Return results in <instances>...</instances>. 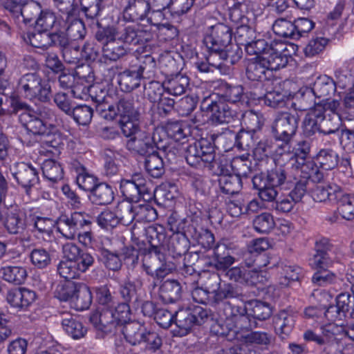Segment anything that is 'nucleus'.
Wrapping results in <instances>:
<instances>
[{
  "label": "nucleus",
  "instance_id": "f257e3e1",
  "mask_svg": "<svg viewBox=\"0 0 354 354\" xmlns=\"http://www.w3.org/2000/svg\"><path fill=\"white\" fill-rule=\"evenodd\" d=\"M299 115L297 111L279 113L272 126L275 139L261 141L254 150V155H284L292 148L290 141L298 127Z\"/></svg>",
  "mask_w": 354,
  "mask_h": 354
},
{
  "label": "nucleus",
  "instance_id": "f03ea898",
  "mask_svg": "<svg viewBox=\"0 0 354 354\" xmlns=\"http://www.w3.org/2000/svg\"><path fill=\"white\" fill-rule=\"evenodd\" d=\"M230 17L237 26L234 33L235 41L245 48L256 39L254 14L248 10L246 2H239L230 9Z\"/></svg>",
  "mask_w": 354,
  "mask_h": 354
},
{
  "label": "nucleus",
  "instance_id": "7ed1b4c3",
  "mask_svg": "<svg viewBox=\"0 0 354 354\" xmlns=\"http://www.w3.org/2000/svg\"><path fill=\"white\" fill-rule=\"evenodd\" d=\"M19 92L30 100L48 102L51 93L50 86L35 73H26L18 82Z\"/></svg>",
  "mask_w": 354,
  "mask_h": 354
},
{
  "label": "nucleus",
  "instance_id": "20e7f679",
  "mask_svg": "<svg viewBox=\"0 0 354 354\" xmlns=\"http://www.w3.org/2000/svg\"><path fill=\"white\" fill-rule=\"evenodd\" d=\"M287 165L296 170H300L304 175V179L297 181L288 194L292 201L297 203L301 201L306 193L307 178L311 173L316 172V164L311 156H291Z\"/></svg>",
  "mask_w": 354,
  "mask_h": 354
},
{
  "label": "nucleus",
  "instance_id": "39448f33",
  "mask_svg": "<svg viewBox=\"0 0 354 354\" xmlns=\"http://www.w3.org/2000/svg\"><path fill=\"white\" fill-rule=\"evenodd\" d=\"M142 267L148 275L157 280L163 279L174 269V265L166 261L165 254L159 247L152 245L148 249Z\"/></svg>",
  "mask_w": 354,
  "mask_h": 354
},
{
  "label": "nucleus",
  "instance_id": "423d86ee",
  "mask_svg": "<svg viewBox=\"0 0 354 354\" xmlns=\"http://www.w3.org/2000/svg\"><path fill=\"white\" fill-rule=\"evenodd\" d=\"M57 230L68 239H74L79 231L88 230L92 225L89 216L84 213L74 212L62 214L57 220Z\"/></svg>",
  "mask_w": 354,
  "mask_h": 354
},
{
  "label": "nucleus",
  "instance_id": "0eeeda50",
  "mask_svg": "<svg viewBox=\"0 0 354 354\" xmlns=\"http://www.w3.org/2000/svg\"><path fill=\"white\" fill-rule=\"evenodd\" d=\"M232 32L230 26L218 23L209 27L205 31L203 43L208 53L216 54L227 48L231 43Z\"/></svg>",
  "mask_w": 354,
  "mask_h": 354
},
{
  "label": "nucleus",
  "instance_id": "6e6552de",
  "mask_svg": "<svg viewBox=\"0 0 354 354\" xmlns=\"http://www.w3.org/2000/svg\"><path fill=\"white\" fill-rule=\"evenodd\" d=\"M203 105H207L206 110L211 113L209 120L212 124L229 123L237 117L236 111L224 102L215 101L211 97L206 98L203 102Z\"/></svg>",
  "mask_w": 354,
  "mask_h": 354
},
{
  "label": "nucleus",
  "instance_id": "1a4fd4ad",
  "mask_svg": "<svg viewBox=\"0 0 354 354\" xmlns=\"http://www.w3.org/2000/svg\"><path fill=\"white\" fill-rule=\"evenodd\" d=\"M139 118H130V120H124L120 119L119 125L122 133L126 137L131 138L127 141V147L132 152H137L139 155H144V147H151L148 144L145 143L142 140H137L135 135L139 131Z\"/></svg>",
  "mask_w": 354,
  "mask_h": 354
},
{
  "label": "nucleus",
  "instance_id": "9d476101",
  "mask_svg": "<svg viewBox=\"0 0 354 354\" xmlns=\"http://www.w3.org/2000/svg\"><path fill=\"white\" fill-rule=\"evenodd\" d=\"M12 176L17 183L24 189L27 195H30L32 187L39 184L38 172L30 164L18 162L15 165V169L12 171Z\"/></svg>",
  "mask_w": 354,
  "mask_h": 354
},
{
  "label": "nucleus",
  "instance_id": "9b49d317",
  "mask_svg": "<svg viewBox=\"0 0 354 354\" xmlns=\"http://www.w3.org/2000/svg\"><path fill=\"white\" fill-rule=\"evenodd\" d=\"M152 38L150 31L140 28L138 25H124L118 26V40L123 43L138 45L149 41Z\"/></svg>",
  "mask_w": 354,
  "mask_h": 354
},
{
  "label": "nucleus",
  "instance_id": "f8f14e48",
  "mask_svg": "<svg viewBox=\"0 0 354 354\" xmlns=\"http://www.w3.org/2000/svg\"><path fill=\"white\" fill-rule=\"evenodd\" d=\"M285 50L286 48L282 43L271 44L267 52L259 55L270 73L286 66L288 62V57L282 53Z\"/></svg>",
  "mask_w": 354,
  "mask_h": 354
},
{
  "label": "nucleus",
  "instance_id": "ddd939ff",
  "mask_svg": "<svg viewBox=\"0 0 354 354\" xmlns=\"http://www.w3.org/2000/svg\"><path fill=\"white\" fill-rule=\"evenodd\" d=\"M333 324H329L321 328L318 334L312 330H307L304 333V339L307 342H313L323 347L324 354H329L332 346L335 344Z\"/></svg>",
  "mask_w": 354,
  "mask_h": 354
},
{
  "label": "nucleus",
  "instance_id": "4468645a",
  "mask_svg": "<svg viewBox=\"0 0 354 354\" xmlns=\"http://www.w3.org/2000/svg\"><path fill=\"white\" fill-rule=\"evenodd\" d=\"M115 316L114 307H98L90 315L89 321L97 330L109 333L117 326Z\"/></svg>",
  "mask_w": 354,
  "mask_h": 354
},
{
  "label": "nucleus",
  "instance_id": "2eb2a0df",
  "mask_svg": "<svg viewBox=\"0 0 354 354\" xmlns=\"http://www.w3.org/2000/svg\"><path fill=\"white\" fill-rule=\"evenodd\" d=\"M146 62H153L151 57H145L142 64L137 68L125 70L119 75V84L124 92H131L140 85L146 68Z\"/></svg>",
  "mask_w": 354,
  "mask_h": 354
},
{
  "label": "nucleus",
  "instance_id": "dca6fc26",
  "mask_svg": "<svg viewBox=\"0 0 354 354\" xmlns=\"http://www.w3.org/2000/svg\"><path fill=\"white\" fill-rule=\"evenodd\" d=\"M241 45H238L236 42L235 44L230 43L227 44V48L221 50V52L216 53V54H210L208 58L209 63L214 67L220 68H221L223 62H226L230 64H234L241 57L242 52L241 50Z\"/></svg>",
  "mask_w": 354,
  "mask_h": 354
},
{
  "label": "nucleus",
  "instance_id": "f3484780",
  "mask_svg": "<svg viewBox=\"0 0 354 354\" xmlns=\"http://www.w3.org/2000/svg\"><path fill=\"white\" fill-rule=\"evenodd\" d=\"M62 54L64 62L68 64L77 65L82 59L80 47L75 41H69L66 34L61 32V36L57 42Z\"/></svg>",
  "mask_w": 354,
  "mask_h": 354
},
{
  "label": "nucleus",
  "instance_id": "a211bd4d",
  "mask_svg": "<svg viewBox=\"0 0 354 354\" xmlns=\"http://www.w3.org/2000/svg\"><path fill=\"white\" fill-rule=\"evenodd\" d=\"M187 236H189L205 249H210L214 247L215 239L212 232L197 225L194 223L187 225Z\"/></svg>",
  "mask_w": 354,
  "mask_h": 354
},
{
  "label": "nucleus",
  "instance_id": "6ab92c4d",
  "mask_svg": "<svg viewBox=\"0 0 354 354\" xmlns=\"http://www.w3.org/2000/svg\"><path fill=\"white\" fill-rule=\"evenodd\" d=\"M149 9V3L146 0H128L123 12L124 18L132 21L142 20Z\"/></svg>",
  "mask_w": 354,
  "mask_h": 354
},
{
  "label": "nucleus",
  "instance_id": "aec40b11",
  "mask_svg": "<svg viewBox=\"0 0 354 354\" xmlns=\"http://www.w3.org/2000/svg\"><path fill=\"white\" fill-rule=\"evenodd\" d=\"M36 299V293L26 288H14L8 291V302L15 308H26Z\"/></svg>",
  "mask_w": 354,
  "mask_h": 354
},
{
  "label": "nucleus",
  "instance_id": "412c9836",
  "mask_svg": "<svg viewBox=\"0 0 354 354\" xmlns=\"http://www.w3.org/2000/svg\"><path fill=\"white\" fill-rule=\"evenodd\" d=\"M61 324L66 333L74 339L85 336L87 329L82 324L76 320L72 314L66 312L60 313Z\"/></svg>",
  "mask_w": 354,
  "mask_h": 354
},
{
  "label": "nucleus",
  "instance_id": "4be33fe9",
  "mask_svg": "<svg viewBox=\"0 0 354 354\" xmlns=\"http://www.w3.org/2000/svg\"><path fill=\"white\" fill-rule=\"evenodd\" d=\"M5 226L10 234L22 233L26 228V216L19 209L15 207L8 211Z\"/></svg>",
  "mask_w": 354,
  "mask_h": 354
},
{
  "label": "nucleus",
  "instance_id": "5701e85b",
  "mask_svg": "<svg viewBox=\"0 0 354 354\" xmlns=\"http://www.w3.org/2000/svg\"><path fill=\"white\" fill-rule=\"evenodd\" d=\"M21 123L26 129L34 135H47L49 131L46 122L40 118L34 110L29 114H22Z\"/></svg>",
  "mask_w": 354,
  "mask_h": 354
},
{
  "label": "nucleus",
  "instance_id": "b1692460",
  "mask_svg": "<svg viewBox=\"0 0 354 354\" xmlns=\"http://www.w3.org/2000/svg\"><path fill=\"white\" fill-rule=\"evenodd\" d=\"M182 286L177 280H167L159 288V296L166 304L179 301L182 296Z\"/></svg>",
  "mask_w": 354,
  "mask_h": 354
},
{
  "label": "nucleus",
  "instance_id": "393cba45",
  "mask_svg": "<svg viewBox=\"0 0 354 354\" xmlns=\"http://www.w3.org/2000/svg\"><path fill=\"white\" fill-rule=\"evenodd\" d=\"M61 32L48 33L37 29V32L28 34V39L31 46L35 48L46 49L52 46H57Z\"/></svg>",
  "mask_w": 354,
  "mask_h": 354
},
{
  "label": "nucleus",
  "instance_id": "a878e982",
  "mask_svg": "<svg viewBox=\"0 0 354 354\" xmlns=\"http://www.w3.org/2000/svg\"><path fill=\"white\" fill-rule=\"evenodd\" d=\"M271 75L260 56L250 59L246 66V76L251 81H263Z\"/></svg>",
  "mask_w": 354,
  "mask_h": 354
},
{
  "label": "nucleus",
  "instance_id": "bb28decb",
  "mask_svg": "<svg viewBox=\"0 0 354 354\" xmlns=\"http://www.w3.org/2000/svg\"><path fill=\"white\" fill-rule=\"evenodd\" d=\"M114 106L115 117L119 116L120 119L127 120L139 118L138 108L136 107L133 98L130 96L121 97Z\"/></svg>",
  "mask_w": 354,
  "mask_h": 354
},
{
  "label": "nucleus",
  "instance_id": "cd10ccee",
  "mask_svg": "<svg viewBox=\"0 0 354 354\" xmlns=\"http://www.w3.org/2000/svg\"><path fill=\"white\" fill-rule=\"evenodd\" d=\"M212 293L213 302L215 304L230 299L243 301L245 297L240 287L231 283H224L223 286H220L217 290L212 291Z\"/></svg>",
  "mask_w": 354,
  "mask_h": 354
},
{
  "label": "nucleus",
  "instance_id": "c85d7f7f",
  "mask_svg": "<svg viewBox=\"0 0 354 354\" xmlns=\"http://www.w3.org/2000/svg\"><path fill=\"white\" fill-rule=\"evenodd\" d=\"M165 91L170 95L178 96L185 93L189 85V79L180 73L168 77L164 82Z\"/></svg>",
  "mask_w": 354,
  "mask_h": 354
},
{
  "label": "nucleus",
  "instance_id": "c756f323",
  "mask_svg": "<svg viewBox=\"0 0 354 354\" xmlns=\"http://www.w3.org/2000/svg\"><path fill=\"white\" fill-rule=\"evenodd\" d=\"M145 332V326L137 321L124 324L122 329L125 339L133 346L142 343Z\"/></svg>",
  "mask_w": 354,
  "mask_h": 354
},
{
  "label": "nucleus",
  "instance_id": "7c9ffc66",
  "mask_svg": "<svg viewBox=\"0 0 354 354\" xmlns=\"http://www.w3.org/2000/svg\"><path fill=\"white\" fill-rule=\"evenodd\" d=\"M90 201L97 205L110 204L114 199L112 187L105 183H98L89 195Z\"/></svg>",
  "mask_w": 354,
  "mask_h": 354
},
{
  "label": "nucleus",
  "instance_id": "2f4dec72",
  "mask_svg": "<svg viewBox=\"0 0 354 354\" xmlns=\"http://www.w3.org/2000/svg\"><path fill=\"white\" fill-rule=\"evenodd\" d=\"M317 98H324L335 93L336 85L332 78L327 75L319 76L311 87Z\"/></svg>",
  "mask_w": 354,
  "mask_h": 354
},
{
  "label": "nucleus",
  "instance_id": "473e14b6",
  "mask_svg": "<svg viewBox=\"0 0 354 354\" xmlns=\"http://www.w3.org/2000/svg\"><path fill=\"white\" fill-rule=\"evenodd\" d=\"M341 195V188L335 184L318 185L312 192L313 199L317 202H325L327 200L333 201Z\"/></svg>",
  "mask_w": 354,
  "mask_h": 354
},
{
  "label": "nucleus",
  "instance_id": "72a5a7b5",
  "mask_svg": "<svg viewBox=\"0 0 354 354\" xmlns=\"http://www.w3.org/2000/svg\"><path fill=\"white\" fill-rule=\"evenodd\" d=\"M0 274L5 281L15 285L23 283L27 277L26 268L18 266L3 267L0 270Z\"/></svg>",
  "mask_w": 354,
  "mask_h": 354
},
{
  "label": "nucleus",
  "instance_id": "f704fd0d",
  "mask_svg": "<svg viewBox=\"0 0 354 354\" xmlns=\"http://www.w3.org/2000/svg\"><path fill=\"white\" fill-rule=\"evenodd\" d=\"M92 303L91 291L86 284L79 283V287L71 303L77 310L88 309Z\"/></svg>",
  "mask_w": 354,
  "mask_h": 354
},
{
  "label": "nucleus",
  "instance_id": "c9c22d12",
  "mask_svg": "<svg viewBox=\"0 0 354 354\" xmlns=\"http://www.w3.org/2000/svg\"><path fill=\"white\" fill-rule=\"evenodd\" d=\"M218 183L222 192L226 194H236L242 189V180L240 174H228L221 176Z\"/></svg>",
  "mask_w": 354,
  "mask_h": 354
},
{
  "label": "nucleus",
  "instance_id": "e433bc0d",
  "mask_svg": "<svg viewBox=\"0 0 354 354\" xmlns=\"http://www.w3.org/2000/svg\"><path fill=\"white\" fill-rule=\"evenodd\" d=\"M248 316L261 321L268 319L272 315V308L269 304L259 300H252L248 302Z\"/></svg>",
  "mask_w": 354,
  "mask_h": 354
},
{
  "label": "nucleus",
  "instance_id": "4c0bfd02",
  "mask_svg": "<svg viewBox=\"0 0 354 354\" xmlns=\"http://www.w3.org/2000/svg\"><path fill=\"white\" fill-rule=\"evenodd\" d=\"M120 41L115 39L102 47V58L104 59V62L106 60L116 61L127 53L126 47L124 44H120Z\"/></svg>",
  "mask_w": 354,
  "mask_h": 354
},
{
  "label": "nucleus",
  "instance_id": "58836bf2",
  "mask_svg": "<svg viewBox=\"0 0 354 354\" xmlns=\"http://www.w3.org/2000/svg\"><path fill=\"white\" fill-rule=\"evenodd\" d=\"M134 209L135 205L130 201H122L118 203L115 210L118 223H121L124 225H129L133 220H136Z\"/></svg>",
  "mask_w": 354,
  "mask_h": 354
},
{
  "label": "nucleus",
  "instance_id": "ea45409f",
  "mask_svg": "<svg viewBox=\"0 0 354 354\" xmlns=\"http://www.w3.org/2000/svg\"><path fill=\"white\" fill-rule=\"evenodd\" d=\"M319 112L313 109H310L305 116L303 122V133L306 137H312L317 133H321L319 125Z\"/></svg>",
  "mask_w": 354,
  "mask_h": 354
},
{
  "label": "nucleus",
  "instance_id": "a19ab883",
  "mask_svg": "<svg viewBox=\"0 0 354 354\" xmlns=\"http://www.w3.org/2000/svg\"><path fill=\"white\" fill-rule=\"evenodd\" d=\"M42 10L39 3L33 0L29 1L25 0L17 19L19 20L21 18L25 23H29L34 19L36 20Z\"/></svg>",
  "mask_w": 354,
  "mask_h": 354
},
{
  "label": "nucleus",
  "instance_id": "79ce46f5",
  "mask_svg": "<svg viewBox=\"0 0 354 354\" xmlns=\"http://www.w3.org/2000/svg\"><path fill=\"white\" fill-rule=\"evenodd\" d=\"M338 205V211L342 218L351 221L354 217V195L344 194L341 190V195L335 199Z\"/></svg>",
  "mask_w": 354,
  "mask_h": 354
},
{
  "label": "nucleus",
  "instance_id": "37998d69",
  "mask_svg": "<svg viewBox=\"0 0 354 354\" xmlns=\"http://www.w3.org/2000/svg\"><path fill=\"white\" fill-rule=\"evenodd\" d=\"M189 238L187 233L176 234L171 237L169 249L173 253L174 257L188 254L187 252L189 248Z\"/></svg>",
  "mask_w": 354,
  "mask_h": 354
},
{
  "label": "nucleus",
  "instance_id": "c03bdc74",
  "mask_svg": "<svg viewBox=\"0 0 354 354\" xmlns=\"http://www.w3.org/2000/svg\"><path fill=\"white\" fill-rule=\"evenodd\" d=\"M44 176L49 180L56 183L63 178V169L59 163L49 158L44 160L41 165Z\"/></svg>",
  "mask_w": 354,
  "mask_h": 354
},
{
  "label": "nucleus",
  "instance_id": "a18cd8bd",
  "mask_svg": "<svg viewBox=\"0 0 354 354\" xmlns=\"http://www.w3.org/2000/svg\"><path fill=\"white\" fill-rule=\"evenodd\" d=\"M78 287L79 283L71 280L61 282L56 288L55 297L61 301H69L71 303Z\"/></svg>",
  "mask_w": 354,
  "mask_h": 354
},
{
  "label": "nucleus",
  "instance_id": "49530a36",
  "mask_svg": "<svg viewBox=\"0 0 354 354\" xmlns=\"http://www.w3.org/2000/svg\"><path fill=\"white\" fill-rule=\"evenodd\" d=\"M263 124V117L253 111H246L242 115V129L255 133L261 129Z\"/></svg>",
  "mask_w": 354,
  "mask_h": 354
},
{
  "label": "nucleus",
  "instance_id": "de8ad7c7",
  "mask_svg": "<svg viewBox=\"0 0 354 354\" xmlns=\"http://www.w3.org/2000/svg\"><path fill=\"white\" fill-rule=\"evenodd\" d=\"M165 131L169 137L177 142L185 138L190 133L187 124L179 121L168 122L165 127Z\"/></svg>",
  "mask_w": 354,
  "mask_h": 354
},
{
  "label": "nucleus",
  "instance_id": "09e8293b",
  "mask_svg": "<svg viewBox=\"0 0 354 354\" xmlns=\"http://www.w3.org/2000/svg\"><path fill=\"white\" fill-rule=\"evenodd\" d=\"M318 118L319 119L321 133H334L339 130L341 124L339 114L333 115L330 113H328L327 115H319Z\"/></svg>",
  "mask_w": 354,
  "mask_h": 354
},
{
  "label": "nucleus",
  "instance_id": "8fccbe9b",
  "mask_svg": "<svg viewBox=\"0 0 354 354\" xmlns=\"http://www.w3.org/2000/svg\"><path fill=\"white\" fill-rule=\"evenodd\" d=\"M93 115V109L91 106L81 104L73 108L68 115L72 116L79 125L86 126L91 122Z\"/></svg>",
  "mask_w": 354,
  "mask_h": 354
},
{
  "label": "nucleus",
  "instance_id": "3c124183",
  "mask_svg": "<svg viewBox=\"0 0 354 354\" xmlns=\"http://www.w3.org/2000/svg\"><path fill=\"white\" fill-rule=\"evenodd\" d=\"M175 322L176 326L183 331L187 333L196 325L191 308L182 309L176 312Z\"/></svg>",
  "mask_w": 354,
  "mask_h": 354
},
{
  "label": "nucleus",
  "instance_id": "603ef678",
  "mask_svg": "<svg viewBox=\"0 0 354 354\" xmlns=\"http://www.w3.org/2000/svg\"><path fill=\"white\" fill-rule=\"evenodd\" d=\"M138 174H136L133 176L132 180H122L120 182L121 193L131 201H138Z\"/></svg>",
  "mask_w": 354,
  "mask_h": 354
},
{
  "label": "nucleus",
  "instance_id": "864d4df0",
  "mask_svg": "<svg viewBox=\"0 0 354 354\" xmlns=\"http://www.w3.org/2000/svg\"><path fill=\"white\" fill-rule=\"evenodd\" d=\"M134 214L138 222H152L158 217L156 209L146 203L135 205Z\"/></svg>",
  "mask_w": 354,
  "mask_h": 354
},
{
  "label": "nucleus",
  "instance_id": "5fc2aeb1",
  "mask_svg": "<svg viewBox=\"0 0 354 354\" xmlns=\"http://www.w3.org/2000/svg\"><path fill=\"white\" fill-rule=\"evenodd\" d=\"M272 30L279 37L295 39L294 22L283 18L278 19L273 24Z\"/></svg>",
  "mask_w": 354,
  "mask_h": 354
},
{
  "label": "nucleus",
  "instance_id": "6e6d98bb",
  "mask_svg": "<svg viewBox=\"0 0 354 354\" xmlns=\"http://www.w3.org/2000/svg\"><path fill=\"white\" fill-rule=\"evenodd\" d=\"M275 225L272 215L268 212L262 213L255 217L253 226L255 230L260 233H269Z\"/></svg>",
  "mask_w": 354,
  "mask_h": 354
},
{
  "label": "nucleus",
  "instance_id": "4d7b16f0",
  "mask_svg": "<svg viewBox=\"0 0 354 354\" xmlns=\"http://www.w3.org/2000/svg\"><path fill=\"white\" fill-rule=\"evenodd\" d=\"M145 166L147 173L153 178H160L165 173L164 162L161 156H147Z\"/></svg>",
  "mask_w": 354,
  "mask_h": 354
},
{
  "label": "nucleus",
  "instance_id": "13d9d810",
  "mask_svg": "<svg viewBox=\"0 0 354 354\" xmlns=\"http://www.w3.org/2000/svg\"><path fill=\"white\" fill-rule=\"evenodd\" d=\"M221 96L232 103L240 102L243 96V88L241 85H230L225 84L221 88Z\"/></svg>",
  "mask_w": 354,
  "mask_h": 354
},
{
  "label": "nucleus",
  "instance_id": "bf43d9fd",
  "mask_svg": "<svg viewBox=\"0 0 354 354\" xmlns=\"http://www.w3.org/2000/svg\"><path fill=\"white\" fill-rule=\"evenodd\" d=\"M31 263L37 268L43 269L50 265L51 257L49 252L44 248H35L30 254Z\"/></svg>",
  "mask_w": 354,
  "mask_h": 354
},
{
  "label": "nucleus",
  "instance_id": "052dcab7",
  "mask_svg": "<svg viewBox=\"0 0 354 354\" xmlns=\"http://www.w3.org/2000/svg\"><path fill=\"white\" fill-rule=\"evenodd\" d=\"M57 272L66 281L77 279L81 274L74 261H62L57 266Z\"/></svg>",
  "mask_w": 354,
  "mask_h": 354
},
{
  "label": "nucleus",
  "instance_id": "680f3d73",
  "mask_svg": "<svg viewBox=\"0 0 354 354\" xmlns=\"http://www.w3.org/2000/svg\"><path fill=\"white\" fill-rule=\"evenodd\" d=\"M207 157L209 158V161L207 162V167L212 171L214 174L221 176L230 174L229 162L223 156H218L216 159L215 158L216 156Z\"/></svg>",
  "mask_w": 354,
  "mask_h": 354
},
{
  "label": "nucleus",
  "instance_id": "e2e57ef3",
  "mask_svg": "<svg viewBox=\"0 0 354 354\" xmlns=\"http://www.w3.org/2000/svg\"><path fill=\"white\" fill-rule=\"evenodd\" d=\"M292 317L288 315L286 313H281L274 320V329L277 335L282 339L288 335L291 331L292 327Z\"/></svg>",
  "mask_w": 354,
  "mask_h": 354
},
{
  "label": "nucleus",
  "instance_id": "0e129e2a",
  "mask_svg": "<svg viewBox=\"0 0 354 354\" xmlns=\"http://www.w3.org/2000/svg\"><path fill=\"white\" fill-rule=\"evenodd\" d=\"M80 171L77 176V183L82 189L91 193L98 185L97 178L88 174L85 167H81Z\"/></svg>",
  "mask_w": 354,
  "mask_h": 354
},
{
  "label": "nucleus",
  "instance_id": "69168bd1",
  "mask_svg": "<svg viewBox=\"0 0 354 354\" xmlns=\"http://www.w3.org/2000/svg\"><path fill=\"white\" fill-rule=\"evenodd\" d=\"M315 95L311 88H305L301 89L297 94L296 98L299 103L298 109L305 111L310 108L315 102Z\"/></svg>",
  "mask_w": 354,
  "mask_h": 354
},
{
  "label": "nucleus",
  "instance_id": "338daca9",
  "mask_svg": "<svg viewBox=\"0 0 354 354\" xmlns=\"http://www.w3.org/2000/svg\"><path fill=\"white\" fill-rule=\"evenodd\" d=\"M164 91H165L164 82L160 84L157 81H151L148 84L145 85V95L149 101L154 104L163 97Z\"/></svg>",
  "mask_w": 354,
  "mask_h": 354
},
{
  "label": "nucleus",
  "instance_id": "774afa93",
  "mask_svg": "<svg viewBox=\"0 0 354 354\" xmlns=\"http://www.w3.org/2000/svg\"><path fill=\"white\" fill-rule=\"evenodd\" d=\"M34 228L44 236H50L53 232L54 221L47 217L35 216L32 218Z\"/></svg>",
  "mask_w": 354,
  "mask_h": 354
}]
</instances>
